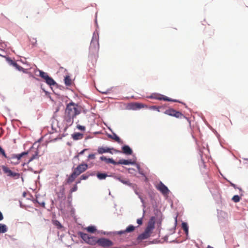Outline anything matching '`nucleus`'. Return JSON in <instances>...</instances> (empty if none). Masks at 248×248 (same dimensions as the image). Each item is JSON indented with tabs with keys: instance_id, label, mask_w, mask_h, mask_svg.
Segmentation results:
<instances>
[{
	"instance_id": "46",
	"label": "nucleus",
	"mask_w": 248,
	"mask_h": 248,
	"mask_svg": "<svg viewBox=\"0 0 248 248\" xmlns=\"http://www.w3.org/2000/svg\"><path fill=\"white\" fill-rule=\"evenodd\" d=\"M80 182H81V180H80V179H79V180L78 182H77V183H76V184H77V185L78 184L80 183Z\"/></svg>"
},
{
	"instance_id": "33",
	"label": "nucleus",
	"mask_w": 248,
	"mask_h": 248,
	"mask_svg": "<svg viewBox=\"0 0 248 248\" xmlns=\"http://www.w3.org/2000/svg\"><path fill=\"white\" fill-rule=\"evenodd\" d=\"M232 200L235 202H238L240 200V198L238 195H234L232 198Z\"/></svg>"
},
{
	"instance_id": "4",
	"label": "nucleus",
	"mask_w": 248,
	"mask_h": 248,
	"mask_svg": "<svg viewBox=\"0 0 248 248\" xmlns=\"http://www.w3.org/2000/svg\"><path fill=\"white\" fill-rule=\"evenodd\" d=\"M164 113L166 115L173 116L177 118H182L185 117L181 112L173 108L167 109L164 111Z\"/></svg>"
},
{
	"instance_id": "40",
	"label": "nucleus",
	"mask_w": 248,
	"mask_h": 248,
	"mask_svg": "<svg viewBox=\"0 0 248 248\" xmlns=\"http://www.w3.org/2000/svg\"><path fill=\"white\" fill-rule=\"evenodd\" d=\"M88 158L91 159H94L95 158V154H91L88 155Z\"/></svg>"
},
{
	"instance_id": "49",
	"label": "nucleus",
	"mask_w": 248,
	"mask_h": 248,
	"mask_svg": "<svg viewBox=\"0 0 248 248\" xmlns=\"http://www.w3.org/2000/svg\"><path fill=\"white\" fill-rule=\"evenodd\" d=\"M0 56H2V57H5V56H4V55H2V54H0Z\"/></svg>"
},
{
	"instance_id": "31",
	"label": "nucleus",
	"mask_w": 248,
	"mask_h": 248,
	"mask_svg": "<svg viewBox=\"0 0 248 248\" xmlns=\"http://www.w3.org/2000/svg\"><path fill=\"white\" fill-rule=\"evenodd\" d=\"M54 224L57 226V228L58 229H61L62 228V224L60 223V222L59 221H58V220H55L54 221Z\"/></svg>"
},
{
	"instance_id": "43",
	"label": "nucleus",
	"mask_w": 248,
	"mask_h": 248,
	"mask_svg": "<svg viewBox=\"0 0 248 248\" xmlns=\"http://www.w3.org/2000/svg\"><path fill=\"white\" fill-rule=\"evenodd\" d=\"M3 219V216L2 214V213H1V212L0 211V221L2 220Z\"/></svg>"
},
{
	"instance_id": "50",
	"label": "nucleus",
	"mask_w": 248,
	"mask_h": 248,
	"mask_svg": "<svg viewBox=\"0 0 248 248\" xmlns=\"http://www.w3.org/2000/svg\"><path fill=\"white\" fill-rule=\"evenodd\" d=\"M116 152H120L119 151H117V150H116Z\"/></svg>"
},
{
	"instance_id": "5",
	"label": "nucleus",
	"mask_w": 248,
	"mask_h": 248,
	"mask_svg": "<svg viewBox=\"0 0 248 248\" xmlns=\"http://www.w3.org/2000/svg\"><path fill=\"white\" fill-rule=\"evenodd\" d=\"M96 244L103 247H108L113 245V242L105 238H101L98 240L96 238Z\"/></svg>"
},
{
	"instance_id": "37",
	"label": "nucleus",
	"mask_w": 248,
	"mask_h": 248,
	"mask_svg": "<svg viewBox=\"0 0 248 248\" xmlns=\"http://www.w3.org/2000/svg\"><path fill=\"white\" fill-rule=\"evenodd\" d=\"M77 128L80 130L84 131L85 130V127L84 126L78 125Z\"/></svg>"
},
{
	"instance_id": "30",
	"label": "nucleus",
	"mask_w": 248,
	"mask_h": 248,
	"mask_svg": "<svg viewBox=\"0 0 248 248\" xmlns=\"http://www.w3.org/2000/svg\"><path fill=\"white\" fill-rule=\"evenodd\" d=\"M6 61L8 62L10 65H11L15 67L16 66L17 63L14 61L12 60L10 58L7 57L6 58Z\"/></svg>"
},
{
	"instance_id": "34",
	"label": "nucleus",
	"mask_w": 248,
	"mask_h": 248,
	"mask_svg": "<svg viewBox=\"0 0 248 248\" xmlns=\"http://www.w3.org/2000/svg\"><path fill=\"white\" fill-rule=\"evenodd\" d=\"M89 176H90V175L88 174L87 173L83 174L80 176V180H86L89 178Z\"/></svg>"
},
{
	"instance_id": "42",
	"label": "nucleus",
	"mask_w": 248,
	"mask_h": 248,
	"mask_svg": "<svg viewBox=\"0 0 248 248\" xmlns=\"http://www.w3.org/2000/svg\"><path fill=\"white\" fill-rule=\"evenodd\" d=\"M135 105L136 106V108H141V107H140V105H140V104L136 103V104H135Z\"/></svg>"
},
{
	"instance_id": "9",
	"label": "nucleus",
	"mask_w": 248,
	"mask_h": 248,
	"mask_svg": "<svg viewBox=\"0 0 248 248\" xmlns=\"http://www.w3.org/2000/svg\"><path fill=\"white\" fill-rule=\"evenodd\" d=\"M156 188L163 195H167L169 192L168 187L161 182L156 186Z\"/></svg>"
},
{
	"instance_id": "28",
	"label": "nucleus",
	"mask_w": 248,
	"mask_h": 248,
	"mask_svg": "<svg viewBox=\"0 0 248 248\" xmlns=\"http://www.w3.org/2000/svg\"><path fill=\"white\" fill-rule=\"evenodd\" d=\"M28 154V152H24L20 154L15 155V157L18 160L21 159V158L25 155Z\"/></svg>"
},
{
	"instance_id": "7",
	"label": "nucleus",
	"mask_w": 248,
	"mask_h": 248,
	"mask_svg": "<svg viewBox=\"0 0 248 248\" xmlns=\"http://www.w3.org/2000/svg\"><path fill=\"white\" fill-rule=\"evenodd\" d=\"M150 98L155 99L159 100H163L164 101H171V102H177L176 100L171 99L167 96L158 93H153L150 96Z\"/></svg>"
},
{
	"instance_id": "48",
	"label": "nucleus",
	"mask_w": 248,
	"mask_h": 248,
	"mask_svg": "<svg viewBox=\"0 0 248 248\" xmlns=\"http://www.w3.org/2000/svg\"><path fill=\"white\" fill-rule=\"evenodd\" d=\"M207 248H213L212 247H211L210 246H208Z\"/></svg>"
},
{
	"instance_id": "13",
	"label": "nucleus",
	"mask_w": 248,
	"mask_h": 248,
	"mask_svg": "<svg viewBox=\"0 0 248 248\" xmlns=\"http://www.w3.org/2000/svg\"><path fill=\"white\" fill-rule=\"evenodd\" d=\"M123 153L127 155H131L132 153V149L127 145H124L122 147Z\"/></svg>"
},
{
	"instance_id": "8",
	"label": "nucleus",
	"mask_w": 248,
	"mask_h": 248,
	"mask_svg": "<svg viewBox=\"0 0 248 248\" xmlns=\"http://www.w3.org/2000/svg\"><path fill=\"white\" fill-rule=\"evenodd\" d=\"M2 169L4 172L6 173L8 176L12 177L15 179H18L20 177L19 173L13 172L8 167H3Z\"/></svg>"
},
{
	"instance_id": "10",
	"label": "nucleus",
	"mask_w": 248,
	"mask_h": 248,
	"mask_svg": "<svg viewBox=\"0 0 248 248\" xmlns=\"http://www.w3.org/2000/svg\"><path fill=\"white\" fill-rule=\"evenodd\" d=\"M152 232H150L149 231L145 230L144 232L140 234L139 236L137 238L138 240L142 241L143 240L147 239L148 237H150L151 234Z\"/></svg>"
},
{
	"instance_id": "12",
	"label": "nucleus",
	"mask_w": 248,
	"mask_h": 248,
	"mask_svg": "<svg viewBox=\"0 0 248 248\" xmlns=\"http://www.w3.org/2000/svg\"><path fill=\"white\" fill-rule=\"evenodd\" d=\"M135 164L134 162H132L131 159L130 160H125V159H120L118 162H116V165L118 164H124V165H129V164Z\"/></svg>"
},
{
	"instance_id": "32",
	"label": "nucleus",
	"mask_w": 248,
	"mask_h": 248,
	"mask_svg": "<svg viewBox=\"0 0 248 248\" xmlns=\"http://www.w3.org/2000/svg\"><path fill=\"white\" fill-rule=\"evenodd\" d=\"M15 68L19 71H22L24 73H26V70L22 67L18 65L17 63L16 64V66H15Z\"/></svg>"
},
{
	"instance_id": "41",
	"label": "nucleus",
	"mask_w": 248,
	"mask_h": 248,
	"mask_svg": "<svg viewBox=\"0 0 248 248\" xmlns=\"http://www.w3.org/2000/svg\"><path fill=\"white\" fill-rule=\"evenodd\" d=\"M36 155H37V154H36L35 155H32V156H31V157L29 159V162L31 161L32 160H33L35 158V156H36Z\"/></svg>"
},
{
	"instance_id": "16",
	"label": "nucleus",
	"mask_w": 248,
	"mask_h": 248,
	"mask_svg": "<svg viewBox=\"0 0 248 248\" xmlns=\"http://www.w3.org/2000/svg\"><path fill=\"white\" fill-rule=\"evenodd\" d=\"M110 149H109L108 148H107V147L105 148L103 147H99L97 149V152L99 154H102L105 153L110 152Z\"/></svg>"
},
{
	"instance_id": "26",
	"label": "nucleus",
	"mask_w": 248,
	"mask_h": 248,
	"mask_svg": "<svg viewBox=\"0 0 248 248\" xmlns=\"http://www.w3.org/2000/svg\"><path fill=\"white\" fill-rule=\"evenodd\" d=\"M7 228L6 225L4 224H0V233H4L7 232Z\"/></svg>"
},
{
	"instance_id": "3",
	"label": "nucleus",
	"mask_w": 248,
	"mask_h": 248,
	"mask_svg": "<svg viewBox=\"0 0 248 248\" xmlns=\"http://www.w3.org/2000/svg\"><path fill=\"white\" fill-rule=\"evenodd\" d=\"M78 235L85 241V243L91 245H96V238L94 236H90L89 234L83 233L82 232H79Z\"/></svg>"
},
{
	"instance_id": "29",
	"label": "nucleus",
	"mask_w": 248,
	"mask_h": 248,
	"mask_svg": "<svg viewBox=\"0 0 248 248\" xmlns=\"http://www.w3.org/2000/svg\"><path fill=\"white\" fill-rule=\"evenodd\" d=\"M39 76L45 80L46 79V77H48L49 76L46 73H45L40 70H39Z\"/></svg>"
},
{
	"instance_id": "24",
	"label": "nucleus",
	"mask_w": 248,
	"mask_h": 248,
	"mask_svg": "<svg viewBox=\"0 0 248 248\" xmlns=\"http://www.w3.org/2000/svg\"><path fill=\"white\" fill-rule=\"evenodd\" d=\"M87 231L90 233H94L96 231V229L94 226H90L85 229Z\"/></svg>"
},
{
	"instance_id": "6",
	"label": "nucleus",
	"mask_w": 248,
	"mask_h": 248,
	"mask_svg": "<svg viewBox=\"0 0 248 248\" xmlns=\"http://www.w3.org/2000/svg\"><path fill=\"white\" fill-rule=\"evenodd\" d=\"M88 167V166L87 164L82 163L78 165L77 167L74 169L73 172L78 176L81 173L87 170Z\"/></svg>"
},
{
	"instance_id": "17",
	"label": "nucleus",
	"mask_w": 248,
	"mask_h": 248,
	"mask_svg": "<svg viewBox=\"0 0 248 248\" xmlns=\"http://www.w3.org/2000/svg\"><path fill=\"white\" fill-rule=\"evenodd\" d=\"M135 227L133 225L128 226L126 229L124 231H120L118 233L119 234H123L125 232H130L134 231Z\"/></svg>"
},
{
	"instance_id": "39",
	"label": "nucleus",
	"mask_w": 248,
	"mask_h": 248,
	"mask_svg": "<svg viewBox=\"0 0 248 248\" xmlns=\"http://www.w3.org/2000/svg\"><path fill=\"white\" fill-rule=\"evenodd\" d=\"M137 222L139 224V225H141L142 224V217L139 218L137 220Z\"/></svg>"
},
{
	"instance_id": "19",
	"label": "nucleus",
	"mask_w": 248,
	"mask_h": 248,
	"mask_svg": "<svg viewBox=\"0 0 248 248\" xmlns=\"http://www.w3.org/2000/svg\"><path fill=\"white\" fill-rule=\"evenodd\" d=\"M109 137L119 143H122V141L120 138L115 134H113L112 135H109Z\"/></svg>"
},
{
	"instance_id": "44",
	"label": "nucleus",
	"mask_w": 248,
	"mask_h": 248,
	"mask_svg": "<svg viewBox=\"0 0 248 248\" xmlns=\"http://www.w3.org/2000/svg\"><path fill=\"white\" fill-rule=\"evenodd\" d=\"M39 204H40L41 205H42V206H43V207H44V206H45V202H41V203H39Z\"/></svg>"
},
{
	"instance_id": "27",
	"label": "nucleus",
	"mask_w": 248,
	"mask_h": 248,
	"mask_svg": "<svg viewBox=\"0 0 248 248\" xmlns=\"http://www.w3.org/2000/svg\"><path fill=\"white\" fill-rule=\"evenodd\" d=\"M96 176L100 180L105 179L108 176L107 174L106 173H98Z\"/></svg>"
},
{
	"instance_id": "2",
	"label": "nucleus",
	"mask_w": 248,
	"mask_h": 248,
	"mask_svg": "<svg viewBox=\"0 0 248 248\" xmlns=\"http://www.w3.org/2000/svg\"><path fill=\"white\" fill-rule=\"evenodd\" d=\"M99 45L98 40L95 35H93L91 42L89 48V55L91 56H95L98 54Z\"/></svg>"
},
{
	"instance_id": "23",
	"label": "nucleus",
	"mask_w": 248,
	"mask_h": 248,
	"mask_svg": "<svg viewBox=\"0 0 248 248\" xmlns=\"http://www.w3.org/2000/svg\"><path fill=\"white\" fill-rule=\"evenodd\" d=\"M83 134L80 133H75L72 135L73 139L75 140L81 139L83 138Z\"/></svg>"
},
{
	"instance_id": "18",
	"label": "nucleus",
	"mask_w": 248,
	"mask_h": 248,
	"mask_svg": "<svg viewBox=\"0 0 248 248\" xmlns=\"http://www.w3.org/2000/svg\"><path fill=\"white\" fill-rule=\"evenodd\" d=\"M78 176L75 174V173L73 171L72 174L69 176L68 179L66 180V182L68 184H70L74 182L75 179L77 178Z\"/></svg>"
},
{
	"instance_id": "25",
	"label": "nucleus",
	"mask_w": 248,
	"mask_h": 248,
	"mask_svg": "<svg viewBox=\"0 0 248 248\" xmlns=\"http://www.w3.org/2000/svg\"><path fill=\"white\" fill-rule=\"evenodd\" d=\"M182 228L185 231L186 235H187L188 233V226L186 222H183L182 224Z\"/></svg>"
},
{
	"instance_id": "1",
	"label": "nucleus",
	"mask_w": 248,
	"mask_h": 248,
	"mask_svg": "<svg viewBox=\"0 0 248 248\" xmlns=\"http://www.w3.org/2000/svg\"><path fill=\"white\" fill-rule=\"evenodd\" d=\"M82 107L73 102H71L66 105L64 113V120L69 124L73 123V120L82 111Z\"/></svg>"
},
{
	"instance_id": "47",
	"label": "nucleus",
	"mask_w": 248,
	"mask_h": 248,
	"mask_svg": "<svg viewBox=\"0 0 248 248\" xmlns=\"http://www.w3.org/2000/svg\"><path fill=\"white\" fill-rule=\"evenodd\" d=\"M232 186L234 187L235 188V185L234 184H232Z\"/></svg>"
},
{
	"instance_id": "45",
	"label": "nucleus",
	"mask_w": 248,
	"mask_h": 248,
	"mask_svg": "<svg viewBox=\"0 0 248 248\" xmlns=\"http://www.w3.org/2000/svg\"><path fill=\"white\" fill-rule=\"evenodd\" d=\"M86 150V149H84V150H82L81 152H80L79 153V154H80V155L83 154V153H84V152Z\"/></svg>"
},
{
	"instance_id": "36",
	"label": "nucleus",
	"mask_w": 248,
	"mask_h": 248,
	"mask_svg": "<svg viewBox=\"0 0 248 248\" xmlns=\"http://www.w3.org/2000/svg\"><path fill=\"white\" fill-rule=\"evenodd\" d=\"M78 189V186L77 184H75L74 185L73 187L70 189V191L71 193L75 192Z\"/></svg>"
},
{
	"instance_id": "21",
	"label": "nucleus",
	"mask_w": 248,
	"mask_h": 248,
	"mask_svg": "<svg viewBox=\"0 0 248 248\" xmlns=\"http://www.w3.org/2000/svg\"><path fill=\"white\" fill-rule=\"evenodd\" d=\"M64 83L66 86H70L72 83V81L69 76H66L64 78Z\"/></svg>"
},
{
	"instance_id": "38",
	"label": "nucleus",
	"mask_w": 248,
	"mask_h": 248,
	"mask_svg": "<svg viewBox=\"0 0 248 248\" xmlns=\"http://www.w3.org/2000/svg\"><path fill=\"white\" fill-rule=\"evenodd\" d=\"M0 154H1L4 157H6L4 150L0 146Z\"/></svg>"
},
{
	"instance_id": "14",
	"label": "nucleus",
	"mask_w": 248,
	"mask_h": 248,
	"mask_svg": "<svg viewBox=\"0 0 248 248\" xmlns=\"http://www.w3.org/2000/svg\"><path fill=\"white\" fill-rule=\"evenodd\" d=\"M100 160L102 161H105L107 163H111L113 165H116V162L112 158H107L106 157L104 156H101L100 158Z\"/></svg>"
},
{
	"instance_id": "35",
	"label": "nucleus",
	"mask_w": 248,
	"mask_h": 248,
	"mask_svg": "<svg viewBox=\"0 0 248 248\" xmlns=\"http://www.w3.org/2000/svg\"><path fill=\"white\" fill-rule=\"evenodd\" d=\"M152 108L154 109V110H157V111L158 112H160V109L163 108L162 107H157L156 106H152Z\"/></svg>"
},
{
	"instance_id": "15",
	"label": "nucleus",
	"mask_w": 248,
	"mask_h": 248,
	"mask_svg": "<svg viewBox=\"0 0 248 248\" xmlns=\"http://www.w3.org/2000/svg\"><path fill=\"white\" fill-rule=\"evenodd\" d=\"M57 198L59 201L64 200L65 198L64 190L63 188L61 189L59 192L57 193Z\"/></svg>"
},
{
	"instance_id": "22",
	"label": "nucleus",
	"mask_w": 248,
	"mask_h": 248,
	"mask_svg": "<svg viewBox=\"0 0 248 248\" xmlns=\"http://www.w3.org/2000/svg\"><path fill=\"white\" fill-rule=\"evenodd\" d=\"M117 179L119 180L121 182L123 183L124 184L127 185L128 186L131 185V183L129 182V180L126 178H124L122 177H118Z\"/></svg>"
},
{
	"instance_id": "11",
	"label": "nucleus",
	"mask_w": 248,
	"mask_h": 248,
	"mask_svg": "<svg viewBox=\"0 0 248 248\" xmlns=\"http://www.w3.org/2000/svg\"><path fill=\"white\" fill-rule=\"evenodd\" d=\"M155 220V217H152L148 223V225H147V227L145 229V230L149 231L151 232H152L153 230L155 228V220Z\"/></svg>"
},
{
	"instance_id": "20",
	"label": "nucleus",
	"mask_w": 248,
	"mask_h": 248,
	"mask_svg": "<svg viewBox=\"0 0 248 248\" xmlns=\"http://www.w3.org/2000/svg\"><path fill=\"white\" fill-rule=\"evenodd\" d=\"M45 81L46 83L49 85H54L56 84L54 79L49 76L48 77H46Z\"/></svg>"
}]
</instances>
